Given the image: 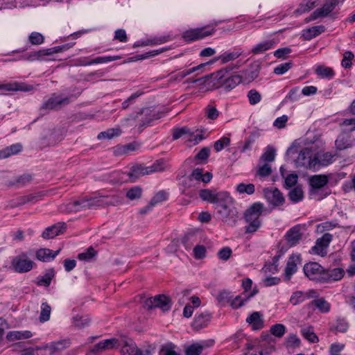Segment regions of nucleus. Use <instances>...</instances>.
Returning a JSON list of instances; mask_svg holds the SVG:
<instances>
[{
  "mask_svg": "<svg viewBox=\"0 0 355 355\" xmlns=\"http://www.w3.org/2000/svg\"><path fill=\"white\" fill-rule=\"evenodd\" d=\"M263 211V205L261 202L252 204L244 214L245 221L248 223L245 232H255L261 225L260 216Z\"/></svg>",
  "mask_w": 355,
  "mask_h": 355,
  "instance_id": "nucleus-1",
  "label": "nucleus"
},
{
  "mask_svg": "<svg viewBox=\"0 0 355 355\" xmlns=\"http://www.w3.org/2000/svg\"><path fill=\"white\" fill-rule=\"evenodd\" d=\"M11 266L17 272L25 273L33 269L34 262L28 257L26 253L21 252L13 257L11 261Z\"/></svg>",
  "mask_w": 355,
  "mask_h": 355,
  "instance_id": "nucleus-2",
  "label": "nucleus"
},
{
  "mask_svg": "<svg viewBox=\"0 0 355 355\" xmlns=\"http://www.w3.org/2000/svg\"><path fill=\"white\" fill-rule=\"evenodd\" d=\"M217 213L223 222L231 226L236 224L239 216V212L235 207L234 202L218 210Z\"/></svg>",
  "mask_w": 355,
  "mask_h": 355,
  "instance_id": "nucleus-3",
  "label": "nucleus"
},
{
  "mask_svg": "<svg viewBox=\"0 0 355 355\" xmlns=\"http://www.w3.org/2000/svg\"><path fill=\"white\" fill-rule=\"evenodd\" d=\"M305 275L312 281L322 283L324 268L316 262H311L304 266Z\"/></svg>",
  "mask_w": 355,
  "mask_h": 355,
  "instance_id": "nucleus-4",
  "label": "nucleus"
},
{
  "mask_svg": "<svg viewBox=\"0 0 355 355\" xmlns=\"http://www.w3.org/2000/svg\"><path fill=\"white\" fill-rule=\"evenodd\" d=\"M295 164L297 167L315 169V163L311 149L305 148L300 150L297 158L295 159Z\"/></svg>",
  "mask_w": 355,
  "mask_h": 355,
  "instance_id": "nucleus-5",
  "label": "nucleus"
},
{
  "mask_svg": "<svg viewBox=\"0 0 355 355\" xmlns=\"http://www.w3.org/2000/svg\"><path fill=\"white\" fill-rule=\"evenodd\" d=\"M70 100L69 98H61L55 94L51 95L46 101H45L42 107L41 110H58L62 106L67 105L69 103Z\"/></svg>",
  "mask_w": 355,
  "mask_h": 355,
  "instance_id": "nucleus-6",
  "label": "nucleus"
},
{
  "mask_svg": "<svg viewBox=\"0 0 355 355\" xmlns=\"http://www.w3.org/2000/svg\"><path fill=\"white\" fill-rule=\"evenodd\" d=\"M263 194L268 202L274 207L281 206L284 202V197L277 188H266Z\"/></svg>",
  "mask_w": 355,
  "mask_h": 355,
  "instance_id": "nucleus-7",
  "label": "nucleus"
},
{
  "mask_svg": "<svg viewBox=\"0 0 355 355\" xmlns=\"http://www.w3.org/2000/svg\"><path fill=\"white\" fill-rule=\"evenodd\" d=\"M214 31V28L211 30H207L205 28L190 29L183 33V38L188 42L200 40L212 35Z\"/></svg>",
  "mask_w": 355,
  "mask_h": 355,
  "instance_id": "nucleus-8",
  "label": "nucleus"
},
{
  "mask_svg": "<svg viewBox=\"0 0 355 355\" xmlns=\"http://www.w3.org/2000/svg\"><path fill=\"white\" fill-rule=\"evenodd\" d=\"M340 0H326L322 8L316 9L311 15L309 20H313L320 17L327 16L338 4Z\"/></svg>",
  "mask_w": 355,
  "mask_h": 355,
  "instance_id": "nucleus-9",
  "label": "nucleus"
},
{
  "mask_svg": "<svg viewBox=\"0 0 355 355\" xmlns=\"http://www.w3.org/2000/svg\"><path fill=\"white\" fill-rule=\"evenodd\" d=\"M300 256L297 254H291L287 261L286 266L284 270V279L289 281L297 270V264L300 263Z\"/></svg>",
  "mask_w": 355,
  "mask_h": 355,
  "instance_id": "nucleus-10",
  "label": "nucleus"
},
{
  "mask_svg": "<svg viewBox=\"0 0 355 355\" xmlns=\"http://www.w3.org/2000/svg\"><path fill=\"white\" fill-rule=\"evenodd\" d=\"M87 203L86 198H82L65 205H62L60 206V210L64 213L78 212L87 209V207H89Z\"/></svg>",
  "mask_w": 355,
  "mask_h": 355,
  "instance_id": "nucleus-11",
  "label": "nucleus"
},
{
  "mask_svg": "<svg viewBox=\"0 0 355 355\" xmlns=\"http://www.w3.org/2000/svg\"><path fill=\"white\" fill-rule=\"evenodd\" d=\"M67 228L65 223H58L50 227H46L42 234V237L44 239H53L56 236L62 234Z\"/></svg>",
  "mask_w": 355,
  "mask_h": 355,
  "instance_id": "nucleus-12",
  "label": "nucleus"
},
{
  "mask_svg": "<svg viewBox=\"0 0 355 355\" xmlns=\"http://www.w3.org/2000/svg\"><path fill=\"white\" fill-rule=\"evenodd\" d=\"M119 340L114 338L103 340L94 345L90 349L93 354H98L103 351L112 349L118 345Z\"/></svg>",
  "mask_w": 355,
  "mask_h": 355,
  "instance_id": "nucleus-13",
  "label": "nucleus"
},
{
  "mask_svg": "<svg viewBox=\"0 0 355 355\" xmlns=\"http://www.w3.org/2000/svg\"><path fill=\"white\" fill-rule=\"evenodd\" d=\"M344 276V270L342 268H336L331 270L324 269L322 283L338 281Z\"/></svg>",
  "mask_w": 355,
  "mask_h": 355,
  "instance_id": "nucleus-14",
  "label": "nucleus"
},
{
  "mask_svg": "<svg viewBox=\"0 0 355 355\" xmlns=\"http://www.w3.org/2000/svg\"><path fill=\"white\" fill-rule=\"evenodd\" d=\"M214 202L215 209L218 211L234 202V199L227 191H219Z\"/></svg>",
  "mask_w": 355,
  "mask_h": 355,
  "instance_id": "nucleus-15",
  "label": "nucleus"
},
{
  "mask_svg": "<svg viewBox=\"0 0 355 355\" xmlns=\"http://www.w3.org/2000/svg\"><path fill=\"white\" fill-rule=\"evenodd\" d=\"M33 89L34 87L31 85L19 83L17 82H12L7 84H0V89H3L6 91L31 92L33 90Z\"/></svg>",
  "mask_w": 355,
  "mask_h": 355,
  "instance_id": "nucleus-16",
  "label": "nucleus"
},
{
  "mask_svg": "<svg viewBox=\"0 0 355 355\" xmlns=\"http://www.w3.org/2000/svg\"><path fill=\"white\" fill-rule=\"evenodd\" d=\"M211 318V314L209 312L196 315L192 327L196 330H200L209 324Z\"/></svg>",
  "mask_w": 355,
  "mask_h": 355,
  "instance_id": "nucleus-17",
  "label": "nucleus"
},
{
  "mask_svg": "<svg viewBox=\"0 0 355 355\" xmlns=\"http://www.w3.org/2000/svg\"><path fill=\"white\" fill-rule=\"evenodd\" d=\"M302 236L300 227L295 226L287 232L285 236L289 246L293 247L300 242L302 239Z\"/></svg>",
  "mask_w": 355,
  "mask_h": 355,
  "instance_id": "nucleus-18",
  "label": "nucleus"
},
{
  "mask_svg": "<svg viewBox=\"0 0 355 355\" xmlns=\"http://www.w3.org/2000/svg\"><path fill=\"white\" fill-rule=\"evenodd\" d=\"M60 249L53 252L48 248H41L36 252V258L39 261L46 262L53 260L60 252Z\"/></svg>",
  "mask_w": 355,
  "mask_h": 355,
  "instance_id": "nucleus-19",
  "label": "nucleus"
},
{
  "mask_svg": "<svg viewBox=\"0 0 355 355\" xmlns=\"http://www.w3.org/2000/svg\"><path fill=\"white\" fill-rule=\"evenodd\" d=\"M148 168L149 166H145L141 164L133 166L128 173V176L134 182L143 175L150 174Z\"/></svg>",
  "mask_w": 355,
  "mask_h": 355,
  "instance_id": "nucleus-20",
  "label": "nucleus"
},
{
  "mask_svg": "<svg viewBox=\"0 0 355 355\" xmlns=\"http://www.w3.org/2000/svg\"><path fill=\"white\" fill-rule=\"evenodd\" d=\"M243 53V51L240 49H235L232 52H225L220 56L215 58L214 60H211V63H214L216 61L221 60L223 64H225L230 61L235 60Z\"/></svg>",
  "mask_w": 355,
  "mask_h": 355,
  "instance_id": "nucleus-21",
  "label": "nucleus"
},
{
  "mask_svg": "<svg viewBox=\"0 0 355 355\" xmlns=\"http://www.w3.org/2000/svg\"><path fill=\"white\" fill-rule=\"evenodd\" d=\"M55 272L53 268H49L46 270L42 276H39L36 279V284L37 286H44L48 287L51 283V280L54 277Z\"/></svg>",
  "mask_w": 355,
  "mask_h": 355,
  "instance_id": "nucleus-22",
  "label": "nucleus"
},
{
  "mask_svg": "<svg viewBox=\"0 0 355 355\" xmlns=\"http://www.w3.org/2000/svg\"><path fill=\"white\" fill-rule=\"evenodd\" d=\"M333 156L329 153L323 154H316L313 156V162L315 163V169L321 166H327L332 162Z\"/></svg>",
  "mask_w": 355,
  "mask_h": 355,
  "instance_id": "nucleus-23",
  "label": "nucleus"
},
{
  "mask_svg": "<svg viewBox=\"0 0 355 355\" xmlns=\"http://www.w3.org/2000/svg\"><path fill=\"white\" fill-rule=\"evenodd\" d=\"M156 308H160L162 311H168L171 308V299L165 295H157L155 296Z\"/></svg>",
  "mask_w": 355,
  "mask_h": 355,
  "instance_id": "nucleus-24",
  "label": "nucleus"
},
{
  "mask_svg": "<svg viewBox=\"0 0 355 355\" xmlns=\"http://www.w3.org/2000/svg\"><path fill=\"white\" fill-rule=\"evenodd\" d=\"M246 322L252 324V329L259 330L263 326V321L259 312H253L247 319Z\"/></svg>",
  "mask_w": 355,
  "mask_h": 355,
  "instance_id": "nucleus-25",
  "label": "nucleus"
},
{
  "mask_svg": "<svg viewBox=\"0 0 355 355\" xmlns=\"http://www.w3.org/2000/svg\"><path fill=\"white\" fill-rule=\"evenodd\" d=\"M324 31V26H315L303 31L302 36L306 40L317 37Z\"/></svg>",
  "mask_w": 355,
  "mask_h": 355,
  "instance_id": "nucleus-26",
  "label": "nucleus"
},
{
  "mask_svg": "<svg viewBox=\"0 0 355 355\" xmlns=\"http://www.w3.org/2000/svg\"><path fill=\"white\" fill-rule=\"evenodd\" d=\"M22 146L20 144H12L0 150V159H6L10 155H16L21 150Z\"/></svg>",
  "mask_w": 355,
  "mask_h": 355,
  "instance_id": "nucleus-27",
  "label": "nucleus"
},
{
  "mask_svg": "<svg viewBox=\"0 0 355 355\" xmlns=\"http://www.w3.org/2000/svg\"><path fill=\"white\" fill-rule=\"evenodd\" d=\"M275 44L274 40H266L254 46L251 52L253 54L261 53L271 49Z\"/></svg>",
  "mask_w": 355,
  "mask_h": 355,
  "instance_id": "nucleus-28",
  "label": "nucleus"
},
{
  "mask_svg": "<svg viewBox=\"0 0 355 355\" xmlns=\"http://www.w3.org/2000/svg\"><path fill=\"white\" fill-rule=\"evenodd\" d=\"M310 185L313 189H320L328 182V178L324 175H316L310 178Z\"/></svg>",
  "mask_w": 355,
  "mask_h": 355,
  "instance_id": "nucleus-29",
  "label": "nucleus"
},
{
  "mask_svg": "<svg viewBox=\"0 0 355 355\" xmlns=\"http://www.w3.org/2000/svg\"><path fill=\"white\" fill-rule=\"evenodd\" d=\"M32 180V176L28 174H23L15 178L13 181H8L6 185L8 187H23L31 182Z\"/></svg>",
  "mask_w": 355,
  "mask_h": 355,
  "instance_id": "nucleus-30",
  "label": "nucleus"
},
{
  "mask_svg": "<svg viewBox=\"0 0 355 355\" xmlns=\"http://www.w3.org/2000/svg\"><path fill=\"white\" fill-rule=\"evenodd\" d=\"M314 305L321 313H328L330 311V304L323 297L313 300L309 306Z\"/></svg>",
  "mask_w": 355,
  "mask_h": 355,
  "instance_id": "nucleus-31",
  "label": "nucleus"
},
{
  "mask_svg": "<svg viewBox=\"0 0 355 355\" xmlns=\"http://www.w3.org/2000/svg\"><path fill=\"white\" fill-rule=\"evenodd\" d=\"M150 174L156 172H163L169 169V165L164 159L156 160L151 166H149Z\"/></svg>",
  "mask_w": 355,
  "mask_h": 355,
  "instance_id": "nucleus-32",
  "label": "nucleus"
},
{
  "mask_svg": "<svg viewBox=\"0 0 355 355\" xmlns=\"http://www.w3.org/2000/svg\"><path fill=\"white\" fill-rule=\"evenodd\" d=\"M138 347L132 340L125 341L121 352L122 355H137Z\"/></svg>",
  "mask_w": 355,
  "mask_h": 355,
  "instance_id": "nucleus-33",
  "label": "nucleus"
},
{
  "mask_svg": "<svg viewBox=\"0 0 355 355\" xmlns=\"http://www.w3.org/2000/svg\"><path fill=\"white\" fill-rule=\"evenodd\" d=\"M242 82H243V76H241V74H236L227 78L224 81V86L228 89H232Z\"/></svg>",
  "mask_w": 355,
  "mask_h": 355,
  "instance_id": "nucleus-34",
  "label": "nucleus"
},
{
  "mask_svg": "<svg viewBox=\"0 0 355 355\" xmlns=\"http://www.w3.org/2000/svg\"><path fill=\"white\" fill-rule=\"evenodd\" d=\"M301 334L304 338L312 343H316L319 339L316 334L314 333L313 328L312 327H307L301 329Z\"/></svg>",
  "mask_w": 355,
  "mask_h": 355,
  "instance_id": "nucleus-35",
  "label": "nucleus"
},
{
  "mask_svg": "<svg viewBox=\"0 0 355 355\" xmlns=\"http://www.w3.org/2000/svg\"><path fill=\"white\" fill-rule=\"evenodd\" d=\"M218 193V192L210 189H202L199 192V196L202 200L214 204Z\"/></svg>",
  "mask_w": 355,
  "mask_h": 355,
  "instance_id": "nucleus-36",
  "label": "nucleus"
},
{
  "mask_svg": "<svg viewBox=\"0 0 355 355\" xmlns=\"http://www.w3.org/2000/svg\"><path fill=\"white\" fill-rule=\"evenodd\" d=\"M181 184H182V187H184V189L182 190V192L183 194H184L186 196H189L190 197L196 196V193L194 192H193L192 191H187L188 189L195 187V183H194L193 180H192V179L189 176L184 178L182 180Z\"/></svg>",
  "mask_w": 355,
  "mask_h": 355,
  "instance_id": "nucleus-37",
  "label": "nucleus"
},
{
  "mask_svg": "<svg viewBox=\"0 0 355 355\" xmlns=\"http://www.w3.org/2000/svg\"><path fill=\"white\" fill-rule=\"evenodd\" d=\"M304 193L301 187H296L288 193L289 199L293 202H297L303 199Z\"/></svg>",
  "mask_w": 355,
  "mask_h": 355,
  "instance_id": "nucleus-38",
  "label": "nucleus"
},
{
  "mask_svg": "<svg viewBox=\"0 0 355 355\" xmlns=\"http://www.w3.org/2000/svg\"><path fill=\"white\" fill-rule=\"evenodd\" d=\"M104 198L103 196H94L90 198H86V201L87 202V205L89 207H87V209H92L95 207H103L104 204Z\"/></svg>",
  "mask_w": 355,
  "mask_h": 355,
  "instance_id": "nucleus-39",
  "label": "nucleus"
},
{
  "mask_svg": "<svg viewBox=\"0 0 355 355\" xmlns=\"http://www.w3.org/2000/svg\"><path fill=\"white\" fill-rule=\"evenodd\" d=\"M275 158V149L268 146L264 153L261 156L259 161L264 162H272Z\"/></svg>",
  "mask_w": 355,
  "mask_h": 355,
  "instance_id": "nucleus-40",
  "label": "nucleus"
},
{
  "mask_svg": "<svg viewBox=\"0 0 355 355\" xmlns=\"http://www.w3.org/2000/svg\"><path fill=\"white\" fill-rule=\"evenodd\" d=\"M51 312V306L46 302H43L41 305L40 321L42 322L48 321L50 319Z\"/></svg>",
  "mask_w": 355,
  "mask_h": 355,
  "instance_id": "nucleus-41",
  "label": "nucleus"
},
{
  "mask_svg": "<svg viewBox=\"0 0 355 355\" xmlns=\"http://www.w3.org/2000/svg\"><path fill=\"white\" fill-rule=\"evenodd\" d=\"M306 300V295H305V292L299 291L294 292L291 298H290V302L295 306L300 303H302Z\"/></svg>",
  "mask_w": 355,
  "mask_h": 355,
  "instance_id": "nucleus-42",
  "label": "nucleus"
},
{
  "mask_svg": "<svg viewBox=\"0 0 355 355\" xmlns=\"http://www.w3.org/2000/svg\"><path fill=\"white\" fill-rule=\"evenodd\" d=\"M141 193L142 189L139 186H135L127 191L126 197L130 200H134L139 199Z\"/></svg>",
  "mask_w": 355,
  "mask_h": 355,
  "instance_id": "nucleus-43",
  "label": "nucleus"
},
{
  "mask_svg": "<svg viewBox=\"0 0 355 355\" xmlns=\"http://www.w3.org/2000/svg\"><path fill=\"white\" fill-rule=\"evenodd\" d=\"M196 241V238L193 232L187 233L182 239V243L187 250H190Z\"/></svg>",
  "mask_w": 355,
  "mask_h": 355,
  "instance_id": "nucleus-44",
  "label": "nucleus"
},
{
  "mask_svg": "<svg viewBox=\"0 0 355 355\" xmlns=\"http://www.w3.org/2000/svg\"><path fill=\"white\" fill-rule=\"evenodd\" d=\"M259 75V70L257 69L254 70L246 69L241 71V76H243V81L245 83H249L257 78Z\"/></svg>",
  "mask_w": 355,
  "mask_h": 355,
  "instance_id": "nucleus-45",
  "label": "nucleus"
},
{
  "mask_svg": "<svg viewBox=\"0 0 355 355\" xmlns=\"http://www.w3.org/2000/svg\"><path fill=\"white\" fill-rule=\"evenodd\" d=\"M121 131L119 128H112L108 129L107 131L101 132L98 135V139H111L114 138V137L120 135Z\"/></svg>",
  "mask_w": 355,
  "mask_h": 355,
  "instance_id": "nucleus-46",
  "label": "nucleus"
},
{
  "mask_svg": "<svg viewBox=\"0 0 355 355\" xmlns=\"http://www.w3.org/2000/svg\"><path fill=\"white\" fill-rule=\"evenodd\" d=\"M120 59L119 56H105V57H98L95 59L92 60L88 62V63L83 64V66L91 65L94 64H99V63H106L108 62L115 61Z\"/></svg>",
  "mask_w": 355,
  "mask_h": 355,
  "instance_id": "nucleus-47",
  "label": "nucleus"
},
{
  "mask_svg": "<svg viewBox=\"0 0 355 355\" xmlns=\"http://www.w3.org/2000/svg\"><path fill=\"white\" fill-rule=\"evenodd\" d=\"M316 1L317 0H307L305 3H302L295 12L298 14L308 12L316 6Z\"/></svg>",
  "mask_w": 355,
  "mask_h": 355,
  "instance_id": "nucleus-48",
  "label": "nucleus"
},
{
  "mask_svg": "<svg viewBox=\"0 0 355 355\" xmlns=\"http://www.w3.org/2000/svg\"><path fill=\"white\" fill-rule=\"evenodd\" d=\"M236 191L239 193H247L248 195H251L254 193L255 188L253 184H244L240 183L236 187Z\"/></svg>",
  "mask_w": 355,
  "mask_h": 355,
  "instance_id": "nucleus-49",
  "label": "nucleus"
},
{
  "mask_svg": "<svg viewBox=\"0 0 355 355\" xmlns=\"http://www.w3.org/2000/svg\"><path fill=\"white\" fill-rule=\"evenodd\" d=\"M90 319L87 315H76L73 318V324L78 328H84L89 325Z\"/></svg>",
  "mask_w": 355,
  "mask_h": 355,
  "instance_id": "nucleus-50",
  "label": "nucleus"
},
{
  "mask_svg": "<svg viewBox=\"0 0 355 355\" xmlns=\"http://www.w3.org/2000/svg\"><path fill=\"white\" fill-rule=\"evenodd\" d=\"M316 73L322 78H331L334 72L331 68L319 66L315 70Z\"/></svg>",
  "mask_w": 355,
  "mask_h": 355,
  "instance_id": "nucleus-51",
  "label": "nucleus"
},
{
  "mask_svg": "<svg viewBox=\"0 0 355 355\" xmlns=\"http://www.w3.org/2000/svg\"><path fill=\"white\" fill-rule=\"evenodd\" d=\"M106 198H104L105 206H117L123 203V198L118 196H103Z\"/></svg>",
  "mask_w": 355,
  "mask_h": 355,
  "instance_id": "nucleus-52",
  "label": "nucleus"
},
{
  "mask_svg": "<svg viewBox=\"0 0 355 355\" xmlns=\"http://www.w3.org/2000/svg\"><path fill=\"white\" fill-rule=\"evenodd\" d=\"M204 347L203 345L199 343L192 344L186 349V355H200Z\"/></svg>",
  "mask_w": 355,
  "mask_h": 355,
  "instance_id": "nucleus-53",
  "label": "nucleus"
},
{
  "mask_svg": "<svg viewBox=\"0 0 355 355\" xmlns=\"http://www.w3.org/2000/svg\"><path fill=\"white\" fill-rule=\"evenodd\" d=\"M225 73H227V69H222L212 74L205 76L201 78L193 80L191 82L193 83H196L202 80H204V82H205L206 80H208L210 77H212V76H214V78H216V79H221L225 77Z\"/></svg>",
  "mask_w": 355,
  "mask_h": 355,
  "instance_id": "nucleus-54",
  "label": "nucleus"
},
{
  "mask_svg": "<svg viewBox=\"0 0 355 355\" xmlns=\"http://www.w3.org/2000/svg\"><path fill=\"white\" fill-rule=\"evenodd\" d=\"M271 334L277 337L282 338L286 332V327L282 324H276L270 327Z\"/></svg>",
  "mask_w": 355,
  "mask_h": 355,
  "instance_id": "nucleus-55",
  "label": "nucleus"
},
{
  "mask_svg": "<svg viewBox=\"0 0 355 355\" xmlns=\"http://www.w3.org/2000/svg\"><path fill=\"white\" fill-rule=\"evenodd\" d=\"M97 252L94 249L93 247L90 246L87 249L85 252L80 253L78 256V258L82 261H89L92 258H93Z\"/></svg>",
  "mask_w": 355,
  "mask_h": 355,
  "instance_id": "nucleus-56",
  "label": "nucleus"
},
{
  "mask_svg": "<svg viewBox=\"0 0 355 355\" xmlns=\"http://www.w3.org/2000/svg\"><path fill=\"white\" fill-rule=\"evenodd\" d=\"M301 94L299 92L297 87L293 88L290 90L289 93L286 96L284 102L291 101L295 102L299 100Z\"/></svg>",
  "mask_w": 355,
  "mask_h": 355,
  "instance_id": "nucleus-57",
  "label": "nucleus"
},
{
  "mask_svg": "<svg viewBox=\"0 0 355 355\" xmlns=\"http://www.w3.org/2000/svg\"><path fill=\"white\" fill-rule=\"evenodd\" d=\"M292 62L281 64L274 69V73L277 75H282L287 72L292 67Z\"/></svg>",
  "mask_w": 355,
  "mask_h": 355,
  "instance_id": "nucleus-58",
  "label": "nucleus"
},
{
  "mask_svg": "<svg viewBox=\"0 0 355 355\" xmlns=\"http://www.w3.org/2000/svg\"><path fill=\"white\" fill-rule=\"evenodd\" d=\"M167 198L166 193L164 191H159L156 193L153 198L150 200V206H153V207L158 203H160Z\"/></svg>",
  "mask_w": 355,
  "mask_h": 355,
  "instance_id": "nucleus-59",
  "label": "nucleus"
},
{
  "mask_svg": "<svg viewBox=\"0 0 355 355\" xmlns=\"http://www.w3.org/2000/svg\"><path fill=\"white\" fill-rule=\"evenodd\" d=\"M332 239V235L330 234H324L321 238L317 239L316 244L319 245L327 250Z\"/></svg>",
  "mask_w": 355,
  "mask_h": 355,
  "instance_id": "nucleus-60",
  "label": "nucleus"
},
{
  "mask_svg": "<svg viewBox=\"0 0 355 355\" xmlns=\"http://www.w3.org/2000/svg\"><path fill=\"white\" fill-rule=\"evenodd\" d=\"M248 97L251 105L258 103L261 99V94L255 89L250 90L248 94Z\"/></svg>",
  "mask_w": 355,
  "mask_h": 355,
  "instance_id": "nucleus-61",
  "label": "nucleus"
},
{
  "mask_svg": "<svg viewBox=\"0 0 355 355\" xmlns=\"http://www.w3.org/2000/svg\"><path fill=\"white\" fill-rule=\"evenodd\" d=\"M232 254V250L230 247H225L218 252V257L223 261L228 260Z\"/></svg>",
  "mask_w": 355,
  "mask_h": 355,
  "instance_id": "nucleus-62",
  "label": "nucleus"
},
{
  "mask_svg": "<svg viewBox=\"0 0 355 355\" xmlns=\"http://www.w3.org/2000/svg\"><path fill=\"white\" fill-rule=\"evenodd\" d=\"M29 41L34 45H39L43 43L44 37L40 33L33 32L29 36Z\"/></svg>",
  "mask_w": 355,
  "mask_h": 355,
  "instance_id": "nucleus-63",
  "label": "nucleus"
},
{
  "mask_svg": "<svg viewBox=\"0 0 355 355\" xmlns=\"http://www.w3.org/2000/svg\"><path fill=\"white\" fill-rule=\"evenodd\" d=\"M159 355H179L174 349V345L168 344L163 346L159 351Z\"/></svg>",
  "mask_w": 355,
  "mask_h": 355,
  "instance_id": "nucleus-64",
  "label": "nucleus"
}]
</instances>
